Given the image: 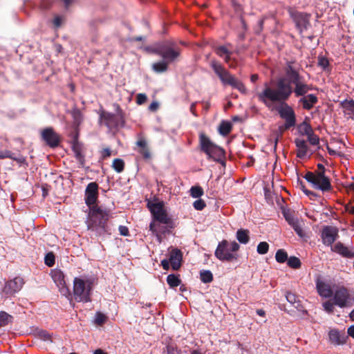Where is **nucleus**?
<instances>
[{
    "instance_id": "nucleus-31",
    "label": "nucleus",
    "mask_w": 354,
    "mask_h": 354,
    "mask_svg": "<svg viewBox=\"0 0 354 354\" xmlns=\"http://www.w3.org/2000/svg\"><path fill=\"white\" fill-rule=\"evenodd\" d=\"M236 239L241 243H248L250 240L249 231L243 229L239 230L236 232Z\"/></svg>"
},
{
    "instance_id": "nucleus-17",
    "label": "nucleus",
    "mask_w": 354,
    "mask_h": 354,
    "mask_svg": "<svg viewBox=\"0 0 354 354\" xmlns=\"http://www.w3.org/2000/svg\"><path fill=\"white\" fill-rule=\"evenodd\" d=\"M285 71L288 80V82H287L286 79L284 78L286 83L290 84L292 82L302 77L299 73L298 68L295 66V62H288L285 68Z\"/></svg>"
},
{
    "instance_id": "nucleus-30",
    "label": "nucleus",
    "mask_w": 354,
    "mask_h": 354,
    "mask_svg": "<svg viewBox=\"0 0 354 354\" xmlns=\"http://www.w3.org/2000/svg\"><path fill=\"white\" fill-rule=\"evenodd\" d=\"M52 278L60 289L65 287L64 276L60 270L53 271L52 272Z\"/></svg>"
},
{
    "instance_id": "nucleus-11",
    "label": "nucleus",
    "mask_w": 354,
    "mask_h": 354,
    "mask_svg": "<svg viewBox=\"0 0 354 354\" xmlns=\"http://www.w3.org/2000/svg\"><path fill=\"white\" fill-rule=\"evenodd\" d=\"M42 140L50 147H56L59 145L61 138L52 127L44 129L41 132Z\"/></svg>"
},
{
    "instance_id": "nucleus-38",
    "label": "nucleus",
    "mask_w": 354,
    "mask_h": 354,
    "mask_svg": "<svg viewBox=\"0 0 354 354\" xmlns=\"http://www.w3.org/2000/svg\"><path fill=\"white\" fill-rule=\"evenodd\" d=\"M189 192H190V195L193 198H200L204 194L203 188L200 186L192 187Z\"/></svg>"
},
{
    "instance_id": "nucleus-56",
    "label": "nucleus",
    "mask_w": 354,
    "mask_h": 354,
    "mask_svg": "<svg viewBox=\"0 0 354 354\" xmlns=\"http://www.w3.org/2000/svg\"><path fill=\"white\" fill-rule=\"evenodd\" d=\"M304 127L303 130H304V133L305 135H306L308 137L309 136H310L311 134L313 133V129L309 124L304 123Z\"/></svg>"
},
{
    "instance_id": "nucleus-64",
    "label": "nucleus",
    "mask_w": 354,
    "mask_h": 354,
    "mask_svg": "<svg viewBox=\"0 0 354 354\" xmlns=\"http://www.w3.org/2000/svg\"><path fill=\"white\" fill-rule=\"evenodd\" d=\"M93 354H107V353L106 352H104L103 350L98 348L94 351Z\"/></svg>"
},
{
    "instance_id": "nucleus-8",
    "label": "nucleus",
    "mask_w": 354,
    "mask_h": 354,
    "mask_svg": "<svg viewBox=\"0 0 354 354\" xmlns=\"http://www.w3.org/2000/svg\"><path fill=\"white\" fill-rule=\"evenodd\" d=\"M305 179L311 183L314 188L324 192H330L332 189L330 180L325 174H313V171H308L305 176Z\"/></svg>"
},
{
    "instance_id": "nucleus-4",
    "label": "nucleus",
    "mask_w": 354,
    "mask_h": 354,
    "mask_svg": "<svg viewBox=\"0 0 354 354\" xmlns=\"http://www.w3.org/2000/svg\"><path fill=\"white\" fill-rule=\"evenodd\" d=\"M211 66L214 73L218 76L224 85H230L236 88L241 93L245 94L247 89L242 82L231 75L221 64L216 61L211 62Z\"/></svg>"
},
{
    "instance_id": "nucleus-60",
    "label": "nucleus",
    "mask_w": 354,
    "mask_h": 354,
    "mask_svg": "<svg viewBox=\"0 0 354 354\" xmlns=\"http://www.w3.org/2000/svg\"><path fill=\"white\" fill-rule=\"evenodd\" d=\"M169 259H163L161 261V266H162V268L165 270H168L169 269Z\"/></svg>"
},
{
    "instance_id": "nucleus-22",
    "label": "nucleus",
    "mask_w": 354,
    "mask_h": 354,
    "mask_svg": "<svg viewBox=\"0 0 354 354\" xmlns=\"http://www.w3.org/2000/svg\"><path fill=\"white\" fill-rule=\"evenodd\" d=\"M231 47L230 44L223 46H216L214 48V52L216 54L224 59L225 62H229L231 61V56L232 55V50L229 48Z\"/></svg>"
},
{
    "instance_id": "nucleus-1",
    "label": "nucleus",
    "mask_w": 354,
    "mask_h": 354,
    "mask_svg": "<svg viewBox=\"0 0 354 354\" xmlns=\"http://www.w3.org/2000/svg\"><path fill=\"white\" fill-rule=\"evenodd\" d=\"M292 93V86L286 83L284 77H281L270 85L265 84L263 90L257 95L260 102L270 110L276 111L280 118L285 120L284 124L279 127L281 132L296 125L295 113L293 109L286 103Z\"/></svg>"
},
{
    "instance_id": "nucleus-23",
    "label": "nucleus",
    "mask_w": 354,
    "mask_h": 354,
    "mask_svg": "<svg viewBox=\"0 0 354 354\" xmlns=\"http://www.w3.org/2000/svg\"><path fill=\"white\" fill-rule=\"evenodd\" d=\"M332 251L341 254L344 257L353 258L354 251L346 247L343 243L337 242L334 245L331 246Z\"/></svg>"
},
{
    "instance_id": "nucleus-54",
    "label": "nucleus",
    "mask_w": 354,
    "mask_h": 354,
    "mask_svg": "<svg viewBox=\"0 0 354 354\" xmlns=\"http://www.w3.org/2000/svg\"><path fill=\"white\" fill-rule=\"evenodd\" d=\"M111 156V150L109 148L103 149L101 151V158L102 159H106L108 157Z\"/></svg>"
},
{
    "instance_id": "nucleus-9",
    "label": "nucleus",
    "mask_w": 354,
    "mask_h": 354,
    "mask_svg": "<svg viewBox=\"0 0 354 354\" xmlns=\"http://www.w3.org/2000/svg\"><path fill=\"white\" fill-rule=\"evenodd\" d=\"M156 53L168 63H171L180 56V49L175 44L167 42L159 46Z\"/></svg>"
},
{
    "instance_id": "nucleus-50",
    "label": "nucleus",
    "mask_w": 354,
    "mask_h": 354,
    "mask_svg": "<svg viewBox=\"0 0 354 354\" xmlns=\"http://www.w3.org/2000/svg\"><path fill=\"white\" fill-rule=\"evenodd\" d=\"M334 305H335L333 303H332L330 301H327L323 304L324 309L328 313H333L334 311Z\"/></svg>"
},
{
    "instance_id": "nucleus-49",
    "label": "nucleus",
    "mask_w": 354,
    "mask_h": 354,
    "mask_svg": "<svg viewBox=\"0 0 354 354\" xmlns=\"http://www.w3.org/2000/svg\"><path fill=\"white\" fill-rule=\"evenodd\" d=\"M193 206L196 210H203L205 207L206 204L203 200L198 199L194 202Z\"/></svg>"
},
{
    "instance_id": "nucleus-15",
    "label": "nucleus",
    "mask_w": 354,
    "mask_h": 354,
    "mask_svg": "<svg viewBox=\"0 0 354 354\" xmlns=\"http://www.w3.org/2000/svg\"><path fill=\"white\" fill-rule=\"evenodd\" d=\"M294 85L292 88V93L295 97H302L312 89V86L304 82L303 77L290 83V85Z\"/></svg>"
},
{
    "instance_id": "nucleus-3",
    "label": "nucleus",
    "mask_w": 354,
    "mask_h": 354,
    "mask_svg": "<svg viewBox=\"0 0 354 354\" xmlns=\"http://www.w3.org/2000/svg\"><path fill=\"white\" fill-rule=\"evenodd\" d=\"M239 248L240 245L236 241L223 240L218 243L214 255L221 261H234L239 258L237 252Z\"/></svg>"
},
{
    "instance_id": "nucleus-33",
    "label": "nucleus",
    "mask_w": 354,
    "mask_h": 354,
    "mask_svg": "<svg viewBox=\"0 0 354 354\" xmlns=\"http://www.w3.org/2000/svg\"><path fill=\"white\" fill-rule=\"evenodd\" d=\"M303 224L304 222L302 221L297 219L290 225L294 229L297 235L300 237L304 236V233L302 229Z\"/></svg>"
},
{
    "instance_id": "nucleus-6",
    "label": "nucleus",
    "mask_w": 354,
    "mask_h": 354,
    "mask_svg": "<svg viewBox=\"0 0 354 354\" xmlns=\"http://www.w3.org/2000/svg\"><path fill=\"white\" fill-rule=\"evenodd\" d=\"M199 145L201 150L207 156L209 159L218 161L224 156V150L214 144L203 132L199 134Z\"/></svg>"
},
{
    "instance_id": "nucleus-18",
    "label": "nucleus",
    "mask_w": 354,
    "mask_h": 354,
    "mask_svg": "<svg viewBox=\"0 0 354 354\" xmlns=\"http://www.w3.org/2000/svg\"><path fill=\"white\" fill-rule=\"evenodd\" d=\"M183 254L177 248L172 249L169 253V261L174 270H177L181 266Z\"/></svg>"
},
{
    "instance_id": "nucleus-63",
    "label": "nucleus",
    "mask_w": 354,
    "mask_h": 354,
    "mask_svg": "<svg viewBox=\"0 0 354 354\" xmlns=\"http://www.w3.org/2000/svg\"><path fill=\"white\" fill-rule=\"evenodd\" d=\"M348 335L351 336V337L354 338V325L350 326L348 328Z\"/></svg>"
},
{
    "instance_id": "nucleus-53",
    "label": "nucleus",
    "mask_w": 354,
    "mask_h": 354,
    "mask_svg": "<svg viewBox=\"0 0 354 354\" xmlns=\"http://www.w3.org/2000/svg\"><path fill=\"white\" fill-rule=\"evenodd\" d=\"M147 100V97L144 93H139L136 96V103L139 105L144 104Z\"/></svg>"
},
{
    "instance_id": "nucleus-29",
    "label": "nucleus",
    "mask_w": 354,
    "mask_h": 354,
    "mask_svg": "<svg viewBox=\"0 0 354 354\" xmlns=\"http://www.w3.org/2000/svg\"><path fill=\"white\" fill-rule=\"evenodd\" d=\"M341 106L344 115H347L348 118H354V100H345L341 102Z\"/></svg>"
},
{
    "instance_id": "nucleus-10",
    "label": "nucleus",
    "mask_w": 354,
    "mask_h": 354,
    "mask_svg": "<svg viewBox=\"0 0 354 354\" xmlns=\"http://www.w3.org/2000/svg\"><path fill=\"white\" fill-rule=\"evenodd\" d=\"M334 304L340 308L351 307L354 304V297L345 287L336 290L333 295Z\"/></svg>"
},
{
    "instance_id": "nucleus-37",
    "label": "nucleus",
    "mask_w": 354,
    "mask_h": 354,
    "mask_svg": "<svg viewBox=\"0 0 354 354\" xmlns=\"http://www.w3.org/2000/svg\"><path fill=\"white\" fill-rule=\"evenodd\" d=\"M275 259L277 262L283 263L288 261V254L283 249L278 250L275 254Z\"/></svg>"
},
{
    "instance_id": "nucleus-36",
    "label": "nucleus",
    "mask_w": 354,
    "mask_h": 354,
    "mask_svg": "<svg viewBox=\"0 0 354 354\" xmlns=\"http://www.w3.org/2000/svg\"><path fill=\"white\" fill-rule=\"evenodd\" d=\"M167 282L171 288H176L180 283V279L175 274H169L167 277Z\"/></svg>"
},
{
    "instance_id": "nucleus-12",
    "label": "nucleus",
    "mask_w": 354,
    "mask_h": 354,
    "mask_svg": "<svg viewBox=\"0 0 354 354\" xmlns=\"http://www.w3.org/2000/svg\"><path fill=\"white\" fill-rule=\"evenodd\" d=\"M289 13L296 24L297 28L300 30V32L307 29L308 26L309 25V15L304 12L294 11L292 10H290Z\"/></svg>"
},
{
    "instance_id": "nucleus-14",
    "label": "nucleus",
    "mask_w": 354,
    "mask_h": 354,
    "mask_svg": "<svg viewBox=\"0 0 354 354\" xmlns=\"http://www.w3.org/2000/svg\"><path fill=\"white\" fill-rule=\"evenodd\" d=\"M98 198V185L96 183L88 184L85 190V203L91 208L96 206L95 204Z\"/></svg>"
},
{
    "instance_id": "nucleus-7",
    "label": "nucleus",
    "mask_w": 354,
    "mask_h": 354,
    "mask_svg": "<svg viewBox=\"0 0 354 354\" xmlns=\"http://www.w3.org/2000/svg\"><path fill=\"white\" fill-rule=\"evenodd\" d=\"M147 207L152 214L155 222L167 225L170 228L173 227L172 219L168 216L162 202H149Z\"/></svg>"
},
{
    "instance_id": "nucleus-51",
    "label": "nucleus",
    "mask_w": 354,
    "mask_h": 354,
    "mask_svg": "<svg viewBox=\"0 0 354 354\" xmlns=\"http://www.w3.org/2000/svg\"><path fill=\"white\" fill-rule=\"evenodd\" d=\"M164 353L165 354H180V351L173 345H168Z\"/></svg>"
},
{
    "instance_id": "nucleus-2",
    "label": "nucleus",
    "mask_w": 354,
    "mask_h": 354,
    "mask_svg": "<svg viewBox=\"0 0 354 354\" xmlns=\"http://www.w3.org/2000/svg\"><path fill=\"white\" fill-rule=\"evenodd\" d=\"M109 214L110 211L107 209H102L99 206L91 207L87 221L88 230L96 232L98 234H102L105 232Z\"/></svg>"
},
{
    "instance_id": "nucleus-45",
    "label": "nucleus",
    "mask_w": 354,
    "mask_h": 354,
    "mask_svg": "<svg viewBox=\"0 0 354 354\" xmlns=\"http://www.w3.org/2000/svg\"><path fill=\"white\" fill-rule=\"evenodd\" d=\"M104 119L106 121L107 125L115 126V115L111 113H105L104 115Z\"/></svg>"
},
{
    "instance_id": "nucleus-44",
    "label": "nucleus",
    "mask_w": 354,
    "mask_h": 354,
    "mask_svg": "<svg viewBox=\"0 0 354 354\" xmlns=\"http://www.w3.org/2000/svg\"><path fill=\"white\" fill-rule=\"evenodd\" d=\"M269 249V245L267 242L263 241L259 243L257 245V252L260 254H265L268 252Z\"/></svg>"
},
{
    "instance_id": "nucleus-21",
    "label": "nucleus",
    "mask_w": 354,
    "mask_h": 354,
    "mask_svg": "<svg viewBox=\"0 0 354 354\" xmlns=\"http://www.w3.org/2000/svg\"><path fill=\"white\" fill-rule=\"evenodd\" d=\"M317 102L318 98L314 94L304 95L299 100V103L306 110L311 109Z\"/></svg>"
},
{
    "instance_id": "nucleus-43",
    "label": "nucleus",
    "mask_w": 354,
    "mask_h": 354,
    "mask_svg": "<svg viewBox=\"0 0 354 354\" xmlns=\"http://www.w3.org/2000/svg\"><path fill=\"white\" fill-rule=\"evenodd\" d=\"M108 317L103 313L97 312L95 314V324L99 326L103 325L106 321Z\"/></svg>"
},
{
    "instance_id": "nucleus-39",
    "label": "nucleus",
    "mask_w": 354,
    "mask_h": 354,
    "mask_svg": "<svg viewBox=\"0 0 354 354\" xmlns=\"http://www.w3.org/2000/svg\"><path fill=\"white\" fill-rule=\"evenodd\" d=\"M12 317L6 312H0V327L5 326L12 321Z\"/></svg>"
},
{
    "instance_id": "nucleus-59",
    "label": "nucleus",
    "mask_w": 354,
    "mask_h": 354,
    "mask_svg": "<svg viewBox=\"0 0 354 354\" xmlns=\"http://www.w3.org/2000/svg\"><path fill=\"white\" fill-rule=\"evenodd\" d=\"M158 107L159 104L157 102H153L150 104L149 109L152 112H155L158 110Z\"/></svg>"
},
{
    "instance_id": "nucleus-32",
    "label": "nucleus",
    "mask_w": 354,
    "mask_h": 354,
    "mask_svg": "<svg viewBox=\"0 0 354 354\" xmlns=\"http://www.w3.org/2000/svg\"><path fill=\"white\" fill-rule=\"evenodd\" d=\"M232 125L230 122L223 121L219 126L218 131L222 136H227L232 131Z\"/></svg>"
},
{
    "instance_id": "nucleus-41",
    "label": "nucleus",
    "mask_w": 354,
    "mask_h": 354,
    "mask_svg": "<svg viewBox=\"0 0 354 354\" xmlns=\"http://www.w3.org/2000/svg\"><path fill=\"white\" fill-rule=\"evenodd\" d=\"M287 301L292 304L295 308L299 307V301L297 299V297L292 293V292H287L286 295Z\"/></svg>"
},
{
    "instance_id": "nucleus-57",
    "label": "nucleus",
    "mask_w": 354,
    "mask_h": 354,
    "mask_svg": "<svg viewBox=\"0 0 354 354\" xmlns=\"http://www.w3.org/2000/svg\"><path fill=\"white\" fill-rule=\"evenodd\" d=\"M119 232L121 235L125 236H128L129 233L128 227L124 225H120L119 227Z\"/></svg>"
},
{
    "instance_id": "nucleus-48",
    "label": "nucleus",
    "mask_w": 354,
    "mask_h": 354,
    "mask_svg": "<svg viewBox=\"0 0 354 354\" xmlns=\"http://www.w3.org/2000/svg\"><path fill=\"white\" fill-rule=\"evenodd\" d=\"M283 216L289 225H290L291 223H292L293 222L298 219L295 218L293 214L289 210L283 211Z\"/></svg>"
},
{
    "instance_id": "nucleus-28",
    "label": "nucleus",
    "mask_w": 354,
    "mask_h": 354,
    "mask_svg": "<svg viewBox=\"0 0 354 354\" xmlns=\"http://www.w3.org/2000/svg\"><path fill=\"white\" fill-rule=\"evenodd\" d=\"M162 223H156L155 221L151 223L149 225L150 230L156 234L159 240H160L161 234H164L169 232V227L167 225L166 226L161 225Z\"/></svg>"
},
{
    "instance_id": "nucleus-20",
    "label": "nucleus",
    "mask_w": 354,
    "mask_h": 354,
    "mask_svg": "<svg viewBox=\"0 0 354 354\" xmlns=\"http://www.w3.org/2000/svg\"><path fill=\"white\" fill-rule=\"evenodd\" d=\"M136 145L138 147V152L142 156L144 159L149 160L151 158V152L149 148L147 146V140L143 137L140 136Z\"/></svg>"
},
{
    "instance_id": "nucleus-25",
    "label": "nucleus",
    "mask_w": 354,
    "mask_h": 354,
    "mask_svg": "<svg viewBox=\"0 0 354 354\" xmlns=\"http://www.w3.org/2000/svg\"><path fill=\"white\" fill-rule=\"evenodd\" d=\"M316 288L321 297L327 298L331 297L333 294L330 286L322 281L319 278L316 280Z\"/></svg>"
},
{
    "instance_id": "nucleus-40",
    "label": "nucleus",
    "mask_w": 354,
    "mask_h": 354,
    "mask_svg": "<svg viewBox=\"0 0 354 354\" xmlns=\"http://www.w3.org/2000/svg\"><path fill=\"white\" fill-rule=\"evenodd\" d=\"M287 263L292 268L297 269L301 266V261L296 257H290L288 259Z\"/></svg>"
},
{
    "instance_id": "nucleus-26",
    "label": "nucleus",
    "mask_w": 354,
    "mask_h": 354,
    "mask_svg": "<svg viewBox=\"0 0 354 354\" xmlns=\"http://www.w3.org/2000/svg\"><path fill=\"white\" fill-rule=\"evenodd\" d=\"M72 149L75 153V156L80 162V164L83 166L84 164V156L83 154V146L82 145L78 142V140L75 138L72 145Z\"/></svg>"
},
{
    "instance_id": "nucleus-58",
    "label": "nucleus",
    "mask_w": 354,
    "mask_h": 354,
    "mask_svg": "<svg viewBox=\"0 0 354 354\" xmlns=\"http://www.w3.org/2000/svg\"><path fill=\"white\" fill-rule=\"evenodd\" d=\"M325 167L322 164L319 163L317 165V169L313 172V174H325Z\"/></svg>"
},
{
    "instance_id": "nucleus-42",
    "label": "nucleus",
    "mask_w": 354,
    "mask_h": 354,
    "mask_svg": "<svg viewBox=\"0 0 354 354\" xmlns=\"http://www.w3.org/2000/svg\"><path fill=\"white\" fill-rule=\"evenodd\" d=\"M201 279L204 283H209L213 280L212 273L209 270L201 272Z\"/></svg>"
},
{
    "instance_id": "nucleus-62",
    "label": "nucleus",
    "mask_w": 354,
    "mask_h": 354,
    "mask_svg": "<svg viewBox=\"0 0 354 354\" xmlns=\"http://www.w3.org/2000/svg\"><path fill=\"white\" fill-rule=\"evenodd\" d=\"M228 64L230 68H235L237 66V62L236 59L231 57V61H229V62H225Z\"/></svg>"
},
{
    "instance_id": "nucleus-13",
    "label": "nucleus",
    "mask_w": 354,
    "mask_h": 354,
    "mask_svg": "<svg viewBox=\"0 0 354 354\" xmlns=\"http://www.w3.org/2000/svg\"><path fill=\"white\" fill-rule=\"evenodd\" d=\"M338 229L334 226H325L322 231V239L323 243L326 245H330L338 238Z\"/></svg>"
},
{
    "instance_id": "nucleus-55",
    "label": "nucleus",
    "mask_w": 354,
    "mask_h": 354,
    "mask_svg": "<svg viewBox=\"0 0 354 354\" xmlns=\"http://www.w3.org/2000/svg\"><path fill=\"white\" fill-rule=\"evenodd\" d=\"M39 337L43 339V340H50V335L45 330L40 331L38 333Z\"/></svg>"
},
{
    "instance_id": "nucleus-16",
    "label": "nucleus",
    "mask_w": 354,
    "mask_h": 354,
    "mask_svg": "<svg viewBox=\"0 0 354 354\" xmlns=\"http://www.w3.org/2000/svg\"><path fill=\"white\" fill-rule=\"evenodd\" d=\"M24 284L23 279L20 277H15L14 279L8 281L3 289V292L6 295H13L19 291Z\"/></svg>"
},
{
    "instance_id": "nucleus-5",
    "label": "nucleus",
    "mask_w": 354,
    "mask_h": 354,
    "mask_svg": "<svg viewBox=\"0 0 354 354\" xmlns=\"http://www.w3.org/2000/svg\"><path fill=\"white\" fill-rule=\"evenodd\" d=\"M93 286V282L90 279L75 277L73 281V295L77 302H89Z\"/></svg>"
},
{
    "instance_id": "nucleus-19",
    "label": "nucleus",
    "mask_w": 354,
    "mask_h": 354,
    "mask_svg": "<svg viewBox=\"0 0 354 354\" xmlns=\"http://www.w3.org/2000/svg\"><path fill=\"white\" fill-rule=\"evenodd\" d=\"M328 336L331 343L337 345L345 344L347 339V336L344 332L336 329L330 330Z\"/></svg>"
},
{
    "instance_id": "nucleus-46",
    "label": "nucleus",
    "mask_w": 354,
    "mask_h": 354,
    "mask_svg": "<svg viewBox=\"0 0 354 354\" xmlns=\"http://www.w3.org/2000/svg\"><path fill=\"white\" fill-rule=\"evenodd\" d=\"M45 263L49 267L55 264V256L52 252L48 253L45 257Z\"/></svg>"
},
{
    "instance_id": "nucleus-34",
    "label": "nucleus",
    "mask_w": 354,
    "mask_h": 354,
    "mask_svg": "<svg viewBox=\"0 0 354 354\" xmlns=\"http://www.w3.org/2000/svg\"><path fill=\"white\" fill-rule=\"evenodd\" d=\"M169 64V63L164 59L163 61L154 63L152 67L155 71L158 73H162L167 70Z\"/></svg>"
},
{
    "instance_id": "nucleus-35",
    "label": "nucleus",
    "mask_w": 354,
    "mask_h": 354,
    "mask_svg": "<svg viewBox=\"0 0 354 354\" xmlns=\"http://www.w3.org/2000/svg\"><path fill=\"white\" fill-rule=\"evenodd\" d=\"M113 169L118 173H121L124 169V162L122 159L115 158L113 160Z\"/></svg>"
},
{
    "instance_id": "nucleus-52",
    "label": "nucleus",
    "mask_w": 354,
    "mask_h": 354,
    "mask_svg": "<svg viewBox=\"0 0 354 354\" xmlns=\"http://www.w3.org/2000/svg\"><path fill=\"white\" fill-rule=\"evenodd\" d=\"M308 140L312 145H317L319 143V137L314 133L308 137Z\"/></svg>"
},
{
    "instance_id": "nucleus-24",
    "label": "nucleus",
    "mask_w": 354,
    "mask_h": 354,
    "mask_svg": "<svg viewBox=\"0 0 354 354\" xmlns=\"http://www.w3.org/2000/svg\"><path fill=\"white\" fill-rule=\"evenodd\" d=\"M4 158L12 159L19 165H27L26 159L24 156L21 154L15 156L14 153L9 150H0V159Z\"/></svg>"
},
{
    "instance_id": "nucleus-27",
    "label": "nucleus",
    "mask_w": 354,
    "mask_h": 354,
    "mask_svg": "<svg viewBox=\"0 0 354 354\" xmlns=\"http://www.w3.org/2000/svg\"><path fill=\"white\" fill-rule=\"evenodd\" d=\"M295 143L297 148V156L299 158H305L307 156L308 151V147L306 142L304 139L296 138Z\"/></svg>"
},
{
    "instance_id": "nucleus-61",
    "label": "nucleus",
    "mask_w": 354,
    "mask_h": 354,
    "mask_svg": "<svg viewBox=\"0 0 354 354\" xmlns=\"http://www.w3.org/2000/svg\"><path fill=\"white\" fill-rule=\"evenodd\" d=\"M53 24L55 27H57V28L59 27L62 24V18L59 16H56L54 18Z\"/></svg>"
},
{
    "instance_id": "nucleus-47",
    "label": "nucleus",
    "mask_w": 354,
    "mask_h": 354,
    "mask_svg": "<svg viewBox=\"0 0 354 354\" xmlns=\"http://www.w3.org/2000/svg\"><path fill=\"white\" fill-rule=\"evenodd\" d=\"M329 64L328 60L324 56L318 57V66L326 70Z\"/></svg>"
}]
</instances>
